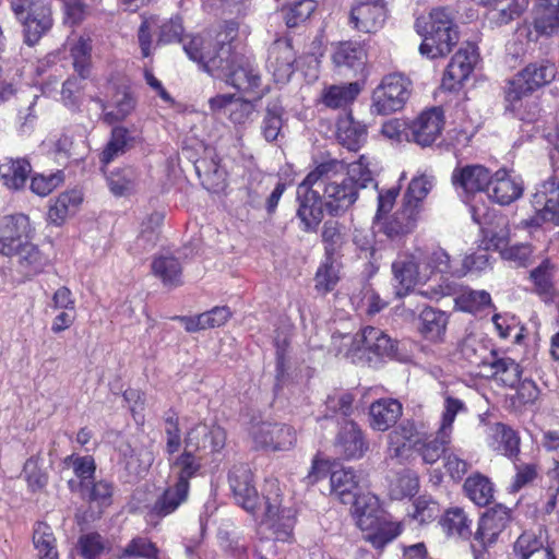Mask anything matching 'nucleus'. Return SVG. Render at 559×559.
Here are the masks:
<instances>
[{
	"label": "nucleus",
	"instance_id": "603ef678",
	"mask_svg": "<svg viewBox=\"0 0 559 559\" xmlns=\"http://www.w3.org/2000/svg\"><path fill=\"white\" fill-rule=\"evenodd\" d=\"M33 544L38 552L39 559H58L56 537L52 528L48 524L44 522L35 524Z\"/></svg>",
	"mask_w": 559,
	"mask_h": 559
},
{
	"label": "nucleus",
	"instance_id": "052dcab7",
	"mask_svg": "<svg viewBox=\"0 0 559 559\" xmlns=\"http://www.w3.org/2000/svg\"><path fill=\"white\" fill-rule=\"evenodd\" d=\"M418 488L419 480L416 473L412 471H404L391 483L390 495L393 499L401 500L416 495Z\"/></svg>",
	"mask_w": 559,
	"mask_h": 559
},
{
	"label": "nucleus",
	"instance_id": "dca6fc26",
	"mask_svg": "<svg viewBox=\"0 0 559 559\" xmlns=\"http://www.w3.org/2000/svg\"><path fill=\"white\" fill-rule=\"evenodd\" d=\"M424 435L414 421H403L388 436V456L403 462L408 457L409 451L418 445Z\"/></svg>",
	"mask_w": 559,
	"mask_h": 559
},
{
	"label": "nucleus",
	"instance_id": "bb28decb",
	"mask_svg": "<svg viewBox=\"0 0 559 559\" xmlns=\"http://www.w3.org/2000/svg\"><path fill=\"white\" fill-rule=\"evenodd\" d=\"M460 354L469 365L485 371L497 352L481 336L468 334L460 344Z\"/></svg>",
	"mask_w": 559,
	"mask_h": 559
},
{
	"label": "nucleus",
	"instance_id": "ea45409f",
	"mask_svg": "<svg viewBox=\"0 0 559 559\" xmlns=\"http://www.w3.org/2000/svg\"><path fill=\"white\" fill-rule=\"evenodd\" d=\"M419 321V331L426 340L431 342L443 340L448 325L445 312L427 307L420 312Z\"/></svg>",
	"mask_w": 559,
	"mask_h": 559
},
{
	"label": "nucleus",
	"instance_id": "6e6d98bb",
	"mask_svg": "<svg viewBox=\"0 0 559 559\" xmlns=\"http://www.w3.org/2000/svg\"><path fill=\"white\" fill-rule=\"evenodd\" d=\"M314 0H299L282 9V15L287 27L293 28L304 24L314 12Z\"/></svg>",
	"mask_w": 559,
	"mask_h": 559
},
{
	"label": "nucleus",
	"instance_id": "4d7b16f0",
	"mask_svg": "<svg viewBox=\"0 0 559 559\" xmlns=\"http://www.w3.org/2000/svg\"><path fill=\"white\" fill-rule=\"evenodd\" d=\"M109 550V542L95 532L83 534L78 540V551L83 559H97Z\"/></svg>",
	"mask_w": 559,
	"mask_h": 559
},
{
	"label": "nucleus",
	"instance_id": "0eeeda50",
	"mask_svg": "<svg viewBox=\"0 0 559 559\" xmlns=\"http://www.w3.org/2000/svg\"><path fill=\"white\" fill-rule=\"evenodd\" d=\"M249 435L255 449L266 451H287L296 442L295 429L281 423L253 420Z\"/></svg>",
	"mask_w": 559,
	"mask_h": 559
},
{
	"label": "nucleus",
	"instance_id": "a211bd4d",
	"mask_svg": "<svg viewBox=\"0 0 559 559\" xmlns=\"http://www.w3.org/2000/svg\"><path fill=\"white\" fill-rule=\"evenodd\" d=\"M443 123L442 110L439 108H431L424 111L412 122L409 126V133H405V136L418 145H431L440 135Z\"/></svg>",
	"mask_w": 559,
	"mask_h": 559
},
{
	"label": "nucleus",
	"instance_id": "c9c22d12",
	"mask_svg": "<svg viewBox=\"0 0 559 559\" xmlns=\"http://www.w3.org/2000/svg\"><path fill=\"white\" fill-rule=\"evenodd\" d=\"M534 29L542 36L559 35V0H538Z\"/></svg>",
	"mask_w": 559,
	"mask_h": 559
},
{
	"label": "nucleus",
	"instance_id": "f03ea898",
	"mask_svg": "<svg viewBox=\"0 0 559 559\" xmlns=\"http://www.w3.org/2000/svg\"><path fill=\"white\" fill-rule=\"evenodd\" d=\"M556 75L557 67L552 61L538 60L528 63L506 86L507 109L523 121L537 119L540 109L533 93L550 84Z\"/></svg>",
	"mask_w": 559,
	"mask_h": 559
},
{
	"label": "nucleus",
	"instance_id": "49530a36",
	"mask_svg": "<svg viewBox=\"0 0 559 559\" xmlns=\"http://www.w3.org/2000/svg\"><path fill=\"white\" fill-rule=\"evenodd\" d=\"M203 187L211 192H221L226 187V173L215 160L200 159L194 164Z\"/></svg>",
	"mask_w": 559,
	"mask_h": 559
},
{
	"label": "nucleus",
	"instance_id": "e433bc0d",
	"mask_svg": "<svg viewBox=\"0 0 559 559\" xmlns=\"http://www.w3.org/2000/svg\"><path fill=\"white\" fill-rule=\"evenodd\" d=\"M324 246V258L337 260L342 257L348 243V234L345 225L336 221H326L321 233Z\"/></svg>",
	"mask_w": 559,
	"mask_h": 559
},
{
	"label": "nucleus",
	"instance_id": "2eb2a0df",
	"mask_svg": "<svg viewBox=\"0 0 559 559\" xmlns=\"http://www.w3.org/2000/svg\"><path fill=\"white\" fill-rule=\"evenodd\" d=\"M263 524L272 531L276 540H287L295 524V513L289 508H282L280 495L265 497V511Z\"/></svg>",
	"mask_w": 559,
	"mask_h": 559
},
{
	"label": "nucleus",
	"instance_id": "bf43d9fd",
	"mask_svg": "<svg viewBox=\"0 0 559 559\" xmlns=\"http://www.w3.org/2000/svg\"><path fill=\"white\" fill-rule=\"evenodd\" d=\"M129 131L123 127H116L111 131L110 140L100 154V162L104 165L111 163L116 157L122 155L129 143Z\"/></svg>",
	"mask_w": 559,
	"mask_h": 559
},
{
	"label": "nucleus",
	"instance_id": "9d476101",
	"mask_svg": "<svg viewBox=\"0 0 559 559\" xmlns=\"http://www.w3.org/2000/svg\"><path fill=\"white\" fill-rule=\"evenodd\" d=\"M388 9L384 0H358L350 9L349 24L361 33H376L384 25Z\"/></svg>",
	"mask_w": 559,
	"mask_h": 559
},
{
	"label": "nucleus",
	"instance_id": "9b49d317",
	"mask_svg": "<svg viewBox=\"0 0 559 559\" xmlns=\"http://www.w3.org/2000/svg\"><path fill=\"white\" fill-rule=\"evenodd\" d=\"M511 521V511L501 504L488 509L479 519L474 539L485 550L497 544L499 536Z\"/></svg>",
	"mask_w": 559,
	"mask_h": 559
},
{
	"label": "nucleus",
	"instance_id": "aec40b11",
	"mask_svg": "<svg viewBox=\"0 0 559 559\" xmlns=\"http://www.w3.org/2000/svg\"><path fill=\"white\" fill-rule=\"evenodd\" d=\"M335 449L346 460H358L368 451L369 444L359 426L345 420L335 439Z\"/></svg>",
	"mask_w": 559,
	"mask_h": 559
},
{
	"label": "nucleus",
	"instance_id": "864d4df0",
	"mask_svg": "<svg viewBox=\"0 0 559 559\" xmlns=\"http://www.w3.org/2000/svg\"><path fill=\"white\" fill-rule=\"evenodd\" d=\"M31 173V165L25 159L11 160L0 166V178L5 187L19 190L24 187Z\"/></svg>",
	"mask_w": 559,
	"mask_h": 559
},
{
	"label": "nucleus",
	"instance_id": "6ab92c4d",
	"mask_svg": "<svg viewBox=\"0 0 559 559\" xmlns=\"http://www.w3.org/2000/svg\"><path fill=\"white\" fill-rule=\"evenodd\" d=\"M229 485L235 500L246 511L253 513L257 509L259 497L252 484V473L247 465L234 466L228 476Z\"/></svg>",
	"mask_w": 559,
	"mask_h": 559
},
{
	"label": "nucleus",
	"instance_id": "a878e982",
	"mask_svg": "<svg viewBox=\"0 0 559 559\" xmlns=\"http://www.w3.org/2000/svg\"><path fill=\"white\" fill-rule=\"evenodd\" d=\"M209 103L213 111L223 114L235 124L245 123L254 111L251 102L236 98L233 95H217L211 98Z\"/></svg>",
	"mask_w": 559,
	"mask_h": 559
},
{
	"label": "nucleus",
	"instance_id": "13d9d810",
	"mask_svg": "<svg viewBox=\"0 0 559 559\" xmlns=\"http://www.w3.org/2000/svg\"><path fill=\"white\" fill-rule=\"evenodd\" d=\"M95 100L105 111V120L108 123L122 121L133 111L135 107L133 97L127 92H119L116 94L114 109L109 111H106L107 107L102 99L97 98Z\"/></svg>",
	"mask_w": 559,
	"mask_h": 559
},
{
	"label": "nucleus",
	"instance_id": "680f3d73",
	"mask_svg": "<svg viewBox=\"0 0 559 559\" xmlns=\"http://www.w3.org/2000/svg\"><path fill=\"white\" fill-rule=\"evenodd\" d=\"M158 547L148 538L136 536L122 549L120 557H135L142 559H160Z\"/></svg>",
	"mask_w": 559,
	"mask_h": 559
},
{
	"label": "nucleus",
	"instance_id": "0e129e2a",
	"mask_svg": "<svg viewBox=\"0 0 559 559\" xmlns=\"http://www.w3.org/2000/svg\"><path fill=\"white\" fill-rule=\"evenodd\" d=\"M163 418L166 437L165 453L170 456L178 453L182 444L179 418L173 409L167 411Z\"/></svg>",
	"mask_w": 559,
	"mask_h": 559
},
{
	"label": "nucleus",
	"instance_id": "f8f14e48",
	"mask_svg": "<svg viewBox=\"0 0 559 559\" xmlns=\"http://www.w3.org/2000/svg\"><path fill=\"white\" fill-rule=\"evenodd\" d=\"M428 269L424 267L418 258V250L397 257L392 263V272L399 283L397 295L403 296L418 284L428 281Z\"/></svg>",
	"mask_w": 559,
	"mask_h": 559
},
{
	"label": "nucleus",
	"instance_id": "5fc2aeb1",
	"mask_svg": "<svg viewBox=\"0 0 559 559\" xmlns=\"http://www.w3.org/2000/svg\"><path fill=\"white\" fill-rule=\"evenodd\" d=\"M435 185V176L427 170L418 171L408 183L403 201L421 209V202Z\"/></svg>",
	"mask_w": 559,
	"mask_h": 559
},
{
	"label": "nucleus",
	"instance_id": "a19ab883",
	"mask_svg": "<svg viewBox=\"0 0 559 559\" xmlns=\"http://www.w3.org/2000/svg\"><path fill=\"white\" fill-rule=\"evenodd\" d=\"M451 442V437L437 431L435 436H423L418 445L414 449L421 457L425 464L432 465L440 457L445 456V452Z\"/></svg>",
	"mask_w": 559,
	"mask_h": 559
},
{
	"label": "nucleus",
	"instance_id": "a18cd8bd",
	"mask_svg": "<svg viewBox=\"0 0 559 559\" xmlns=\"http://www.w3.org/2000/svg\"><path fill=\"white\" fill-rule=\"evenodd\" d=\"M463 488L466 496L479 507L489 504L493 499V484L487 476L480 473H475L467 477Z\"/></svg>",
	"mask_w": 559,
	"mask_h": 559
},
{
	"label": "nucleus",
	"instance_id": "6e6552de",
	"mask_svg": "<svg viewBox=\"0 0 559 559\" xmlns=\"http://www.w3.org/2000/svg\"><path fill=\"white\" fill-rule=\"evenodd\" d=\"M532 203L537 211L525 222L526 226H539L546 222L559 226V179L551 176L545 180L533 195Z\"/></svg>",
	"mask_w": 559,
	"mask_h": 559
},
{
	"label": "nucleus",
	"instance_id": "423d86ee",
	"mask_svg": "<svg viewBox=\"0 0 559 559\" xmlns=\"http://www.w3.org/2000/svg\"><path fill=\"white\" fill-rule=\"evenodd\" d=\"M411 94V81L402 74L384 76L372 94V107L379 115L402 109Z\"/></svg>",
	"mask_w": 559,
	"mask_h": 559
},
{
	"label": "nucleus",
	"instance_id": "ddd939ff",
	"mask_svg": "<svg viewBox=\"0 0 559 559\" xmlns=\"http://www.w3.org/2000/svg\"><path fill=\"white\" fill-rule=\"evenodd\" d=\"M492 174L479 164L457 166L453 169L451 181L462 195L472 197L478 192L489 191Z\"/></svg>",
	"mask_w": 559,
	"mask_h": 559
},
{
	"label": "nucleus",
	"instance_id": "473e14b6",
	"mask_svg": "<svg viewBox=\"0 0 559 559\" xmlns=\"http://www.w3.org/2000/svg\"><path fill=\"white\" fill-rule=\"evenodd\" d=\"M362 354H373L378 357L391 356L395 350V342L382 330L373 326H366L359 333Z\"/></svg>",
	"mask_w": 559,
	"mask_h": 559
},
{
	"label": "nucleus",
	"instance_id": "f257e3e1",
	"mask_svg": "<svg viewBox=\"0 0 559 559\" xmlns=\"http://www.w3.org/2000/svg\"><path fill=\"white\" fill-rule=\"evenodd\" d=\"M236 33L235 24L230 23L224 34H218L215 44L211 38L197 35L183 44V49L189 59L198 62L213 78L240 92L250 93L259 87L261 78L252 60L237 52L233 46Z\"/></svg>",
	"mask_w": 559,
	"mask_h": 559
},
{
	"label": "nucleus",
	"instance_id": "8fccbe9b",
	"mask_svg": "<svg viewBox=\"0 0 559 559\" xmlns=\"http://www.w3.org/2000/svg\"><path fill=\"white\" fill-rule=\"evenodd\" d=\"M441 524L449 536L468 539L472 536V520L462 508L454 507L445 511Z\"/></svg>",
	"mask_w": 559,
	"mask_h": 559
},
{
	"label": "nucleus",
	"instance_id": "37998d69",
	"mask_svg": "<svg viewBox=\"0 0 559 559\" xmlns=\"http://www.w3.org/2000/svg\"><path fill=\"white\" fill-rule=\"evenodd\" d=\"M332 58L336 67L357 71L364 67L367 53L359 43L344 41L335 48Z\"/></svg>",
	"mask_w": 559,
	"mask_h": 559
},
{
	"label": "nucleus",
	"instance_id": "2f4dec72",
	"mask_svg": "<svg viewBox=\"0 0 559 559\" xmlns=\"http://www.w3.org/2000/svg\"><path fill=\"white\" fill-rule=\"evenodd\" d=\"M521 368L512 358L499 356L498 353L490 360L485 371L479 373L487 378H493L497 382L509 388H515L521 380Z\"/></svg>",
	"mask_w": 559,
	"mask_h": 559
},
{
	"label": "nucleus",
	"instance_id": "e2e57ef3",
	"mask_svg": "<svg viewBox=\"0 0 559 559\" xmlns=\"http://www.w3.org/2000/svg\"><path fill=\"white\" fill-rule=\"evenodd\" d=\"M136 180V171L131 167H127L111 173L108 177V186L115 195L121 197L130 193L134 189Z\"/></svg>",
	"mask_w": 559,
	"mask_h": 559
},
{
	"label": "nucleus",
	"instance_id": "7c9ffc66",
	"mask_svg": "<svg viewBox=\"0 0 559 559\" xmlns=\"http://www.w3.org/2000/svg\"><path fill=\"white\" fill-rule=\"evenodd\" d=\"M402 404L394 399H380L369 408L370 426L378 431H386L402 415Z\"/></svg>",
	"mask_w": 559,
	"mask_h": 559
},
{
	"label": "nucleus",
	"instance_id": "1a4fd4ad",
	"mask_svg": "<svg viewBox=\"0 0 559 559\" xmlns=\"http://www.w3.org/2000/svg\"><path fill=\"white\" fill-rule=\"evenodd\" d=\"M34 228L28 216L22 213L5 215L0 218V254L11 255L24 242L32 239Z\"/></svg>",
	"mask_w": 559,
	"mask_h": 559
},
{
	"label": "nucleus",
	"instance_id": "774afa93",
	"mask_svg": "<svg viewBox=\"0 0 559 559\" xmlns=\"http://www.w3.org/2000/svg\"><path fill=\"white\" fill-rule=\"evenodd\" d=\"M462 412H466L464 402L460 399L447 395L444 399L443 411L438 430L443 435H448L452 438L453 423L456 415Z\"/></svg>",
	"mask_w": 559,
	"mask_h": 559
},
{
	"label": "nucleus",
	"instance_id": "09e8293b",
	"mask_svg": "<svg viewBox=\"0 0 559 559\" xmlns=\"http://www.w3.org/2000/svg\"><path fill=\"white\" fill-rule=\"evenodd\" d=\"M418 258L424 267L428 270V280L433 273H447L456 275V271L451 270L450 255L441 247H431L417 249Z\"/></svg>",
	"mask_w": 559,
	"mask_h": 559
},
{
	"label": "nucleus",
	"instance_id": "412c9836",
	"mask_svg": "<svg viewBox=\"0 0 559 559\" xmlns=\"http://www.w3.org/2000/svg\"><path fill=\"white\" fill-rule=\"evenodd\" d=\"M478 60V53L474 45L468 44L461 48L452 57L442 79V85L448 90H454L468 79Z\"/></svg>",
	"mask_w": 559,
	"mask_h": 559
},
{
	"label": "nucleus",
	"instance_id": "b1692460",
	"mask_svg": "<svg viewBox=\"0 0 559 559\" xmlns=\"http://www.w3.org/2000/svg\"><path fill=\"white\" fill-rule=\"evenodd\" d=\"M524 191V183L520 177L511 176L507 170L500 169L491 177L488 197L500 205H509L520 199Z\"/></svg>",
	"mask_w": 559,
	"mask_h": 559
},
{
	"label": "nucleus",
	"instance_id": "4be33fe9",
	"mask_svg": "<svg viewBox=\"0 0 559 559\" xmlns=\"http://www.w3.org/2000/svg\"><path fill=\"white\" fill-rule=\"evenodd\" d=\"M420 210L409 202L402 203L401 207L389 218L377 222L379 229L388 238L395 239L412 233L418 223Z\"/></svg>",
	"mask_w": 559,
	"mask_h": 559
},
{
	"label": "nucleus",
	"instance_id": "c03bdc74",
	"mask_svg": "<svg viewBox=\"0 0 559 559\" xmlns=\"http://www.w3.org/2000/svg\"><path fill=\"white\" fill-rule=\"evenodd\" d=\"M83 201V195L79 190H71L61 193L48 211V219L55 225H61L68 216L75 213Z\"/></svg>",
	"mask_w": 559,
	"mask_h": 559
},
{
	"label": "nucleus",
	"instance_id": "393cba45",
	"mask_svg": "<svg viewBox=\"0 0 559 559\" xmlns=\"http://www.w3.org/2000/svg\"><path fill=\"white\" fill-rule=\"evenodd\" d=\"M190 486L176 481L169 484L148 510V518H165L173 514L189 497Z\"/></svg>",
	"mask_w": 559,
	"mask_h": 559
},
{
	"label": "nucleus",
	"instance_id": "f3484780",
	"mask_svg": "<svg viewBox=\"0 0 559 559\" xmlns=\"http://www.w3.org/2000/svg\"><path fill=\"white\" fill-rule=\"evenodd\" d=\"M154 462L153 452L145 447L133 448L129 443L119 447V466L126 473L127 481L143 477Z\"/></svg>",
	"mask_w": 559,
	"mask_h": 559
},
{
	"label": "nucleus",
	"instance_id": "39448f33",
	"mask_svg": "<svg viewBox=\"0 0 559 559\" xmlns=\"http://www.w3.org/2000/svg\"><path fill=\"white\" fill-rule=\"evenodd\" d=\"M11 9L24 26V41L34 46L51 28V9L44 0H13Z\"/></svg>",
	"mask_w": 559,
	"mask_h": 559
},
{
	"label": "nucleus",
	"instance_id": "c85d7f7f",
	"mask_svg": "<svg viewBox=\"0 0 559 559\" xmlns=\"http://www.w3.org/2000/svg\"><path fill=\"white\" fill-rule=\"evenodd\" d=\"M488 445L495 452L516 460L520 453V437L511 427L497 423L490 428Z\"/></svg>",
	"mask_w": 559,
	"mask_h": 559
},
{
	"label": "nucleus",
	"instance_id": "3c124183",
	"mask_svg": "<svg viewBox=\"0 0 559 559\" xmlns=\"http://www.w3.org/2000/svg\"><path fill=\"white\" fill-rule=\"evenodd\" d=\"M340 281V265L337 260L324 258L314 276V289L320 295L332 292Z\"/></svg>",
	"mask_w": 559,
	"mask_h": 559
},
{
	"label": "nucleus",
	"instance_id": "cd10ccee",
	"mask_svg": "<svg viewBox=\"0 0 559 559\" xmlns=\"http://www.w3.org/2000/svg\"><path fill=\"white\" fill-rule=\"evenodd\" d=\"M348 504H352L357 525L362 531L372 530L378 524L380 503L373 493L369 491L364 492L361 489Z\"/></svg>",
	"mask_w": 559,
	"mask_h": 559
},
{
	"label": "nucleus",
	"instance_id": "72a5a7b5",
	"mask_svg": "<svg viewBox=\"0 0 559 559\" xmlns=\"http://www.w3.org/2000/svg\"><path fill=\"white\" fill-rule=\"evenodd\" d=\"M332 492L347 504L362 489L360 477L352 468L334 471L330 477Z\"/></svg>",
	"mask_w": 559,
	"mask_h": 559
},
{
	"label": "nucleus",
	"instance_id": "de8ad7c7",
	"mask_svg": "<svg viewBox=\"0 0 559 559\" xmlns=\"http://www.w3.org/2000/svg\"><path fill=\"white\" fill-rule=\"evenodd\" d=\"M284 108L280 99H271L265 108L261 122V133L267 142H274L278 139L283 128Z\"/></svg>",
	"mask_w": 559,
	"mask_h": 559
},
{
	"label": "nucleus",
	"instance_id": "69168bd1",
	"mask_svg": "<svg viewBox=\"0 0 559 559\" xmlns=\"http://www.w3.org/2000/svg\"><path fill=\"white\" fill-rule=\"evenodd\" d=\"M66 466H71L75 476L80 479L81 488H88L91 479L95 473V462L90 455L75 456L68 455L63 461Z\"/></svg>",
	"mask_w": 559,
	"mask_h": 559
},
{
	"label": "nucleus",
	"instance_id": "338daca9",
	"mask_svg": "<svg viewBox=\"0 0 559 559\" xmlns=\"http://www.w3.org/2000/svg\"><path fill=\"white\" fill-rule=\"evenodd\" d=\"M91 50V39L83 36H81L70 49L73 58V67L82 79L88 74Z\"/></svg>",
	"mask_w": 559,
	"mask_h": 559
},
{
	"label": "nucleus",
	"instance_id": "79ce46f5",
	"mask_svg": "<svg viewBox=\"0 0 559 559\" xmlns=\"http://www.w3.org/2000/svg\"><path fill=\"white\" fill-rule=\"evenodd\" d=\"M152 272L165 286L177 287L182 284V267L173 255H159L152 262Z\"/></svg>",
	"mask_w": 559,
	"mask_h": 559
},
{
	"label": "nucleus",
	"instance_id": "5701e85b",
	"mask_svg": "<svg viewBox=\"0 0 559 559\" xmlns=\"http://www.w3.org/2000/svg\"><path fill=\"white\" fill-rule=\"evenodd\" d=\"M8 257L13 259L16 272L27 280L44 272L49 263L48 257L32 242V239L24 242L16 251Z\"/></svg>",
	"mask_w": 559,
	"mask_h": 559
},
{
	"label": "nucleus",
	"instance_id": "4468645a",
	"mask_svg": "<svg viewBox=\"0 0 559 559\" xmlns=\"http://www.w3.org/2000/svg\"><path fill=\"white\" fill-rule=\"evenodd\" d=\"M296 52L292 39L278 38L269 48L266 68L274 81L285 84L295 72Z\"/></svg>",
	"mask_w": 559,
	"mask_h": 559
},
{
	"label": "nucleus",
	"instance_id": "c756f323",
	"mask_svg": "<svg viewBox=\"0 0 559 559\" xmlns=\"http://www.w3.org/2000/svg\"><path fill=\"white\" fill-rule=\"evenodd\" d=\"M423 37L419 52L431 59L448 55L459 40L455 28L442 29L441 32H426L423 34Z\"/></svg>",
	"mask_w": 559,
	"mask_h": 559
},
{
	"label": "nucleus",
	"instance_id": "4c0bfd02",
	"mask_svg": "<svg viewBox=\"0 0 559 559\" xmlns=\"http://www.w3.org/2000/svg\"><path fill=\"white\" fill-rule=\"evenodd\" d=\"M360 91L361 86L358 82L330 85L323 88L321 102L332 109L345 108L357 98Z\"/></svg>",
	"mask_w": 559,
	"mask_h": 559
},
{
	"label": "nucleus",
	"instance_id": "f704fd0d",
	"mask_svg": "<svg viewBox=\"0 0 559 559\" xmlns=\"http://www.w3.org/2000/svg\"><path fill=\"white\" fill-rule=\"evenodd\" d=\"M167 460L170 477L174 478V481L185 486H190L189 480L197 476L202 466L201 457L186 450L178 455L168 456Z\"/></svg>",
	"mask_w": 559,
	"mask_h": 559
},
{
	"label": "nucleus",
	"instance_id": "20e7f679",
	"mask_svg": "<svg viewBox=\"0 0 559 559\" xmlns=\"http://www.w3.org/2000/svg\"><path fill=\"white\" fill-rule=\"evenodd\" d=\"M332 167L335 165L332 164ZM329 171H331V165H318L297 187V217L302 224V230L307 233L317 231L324 217L323 198L312 187L318 183V178L321 175L326 176L330 174Z\"/></svg>",
	"mask_w": 559,
	"mask_h": 559
},
{
	"label": "nucleus",
	"instance_id": "7ed1b4c3",
	"mask_svg": "<svg viewBox=\"0 0 559 559\" xmlns=\"http://www.w3.org/2000/svg\"><path fill=\"white\" fill-rule=\"evenodd\" d=\"M331 166L329 175H321L318 178L319 186H323V201L330 215L337 216L347 211L357 200L358 190L367 188L372 183L371 171L361 160L349 165L347 173H344V165L335 159L321 163L320 165Z\"/></svg>",
	"mask_w": 559,
	"mask_h": 559
},
{
	"label": "nucleus",
	"instance_id": "58836bf2",
	"mask_svg": "<svg viewBox=\"0 0 559 559\" xmlns=\"http://www.w3.org/2000/svg\"><path fill=\"white\" fill-rule=\"evenodd\" d=\"M337 139L350 151H357L367 140V127L348 114L337 122Z\"/></svg>",
	"mask_w": 559,
	"mask_h": 559
}]
</instances>
